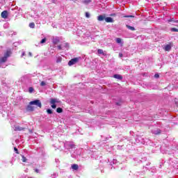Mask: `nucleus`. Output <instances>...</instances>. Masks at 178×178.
I'll return each mask as SVG.
<instances>
[{
	"instance_id": "7ed1b4c3",
	"label": "nucleus",
	"mask_w": 178,
	"mask_h": 178,
	"mask_svg": "<svg viewBox=\"0 0 178 178\" xmlns=\"http://www.w3.org/2000/svg\"><path fill=\"white\" fill-rule=\"evenodd\" d=\"M10 55H12V51H10V50H7L4 54V56L1 57L2 62H6V60H8V58H9V56H10Z\"/></svg>"
},
{
	"instance_id": "c85d7f7f",
	"label": "nucleus",
	"mask_w": 178,
	"mask_h": 178,
	"mask_svg": "<svg viewBox=\"0 0 178 178\" xmlns=\"http://www.w3.org/2000/svg\"><path fill=\"white\" fill-rule=\"evenodd\" d=\"M86 17H87L88 19L90 18V13H86Z\"/></svg>"
},
{
	"instance_id": "39448f33",
	"label": "nucleus",
	"mask_w": 178,
	"mask_h": 178,
	"mask_svg": "<svg viewBox=\"0 0 178 178\" xmlns=\"http://www.w3.org/2000/svg\"><path fill=\"white\" fill-rule=\"evenodd\" d=\"M1 16L2 19H8V16H9V13H8V10H4L1 13Z\"/></svg>"
},
{
	"instance_id": "9d476101",
	"label": "nucleus",
	"mask_w": 178,
	"mask_h": 178,
	"mask_svg": "<svg viewBox=\"0 0 178 178\" xmlns=\"http://www.w3.org/2000/svg\"><path fill=\"white\" fill-rule=\"evenodd\" d=\"M114 79H117L118 80H123V76L120 74H114Z\"/></svg>"
},
{
	"instance_id": "cd10ccee",
	"label": "nucleus",
	"mask_w": 178,
	"mask_h": 178,
	"mask_svg": "<svg viewBox=\"0 0 178 178\" xmlns=\"http://www.w3.org/2000/svg\"><path fill=\"white\" fill-rule=\"evenodd\" d=\"M57 63H60V62H62V58H59L56 60Z\"/></svg>"
},
{
	"instance_id": "dca6fc26",
	"label": "nucleus",
	"mask_w": 178,
	"mask_h": 178,
	"mask_svg": "<svg viewBox=\"0 0 178 178\" xmlns=\"http://www.w3.org/2000/svg\"><path fill=\"white\" fill-rule=\"evenodd\" d=\"M29 27L31 29H34V27H35V24H34V22H31L29 24Z\"/></svg>"
},
{
	"instance_id": "7c9ffc66",
	"label": "nucleus",
	"mask_w": 178,
	"mask_h": 178,
	"mask_svg": "<svg viewBox=\"0 0 178 178\" xmlns=\"http://www.w3.org/2000/svg\"><path fill=\"white\" fill-rule=\"evenodd\" d=\"M14 150L15 151L16 154H19V150L17 149V148L14 147Z\"/></svg>"
},
{
	"instance_id": "f257e3e1",
	"label": "nucleus",
	"mask_w": 178,
	"mask_h": 178,
	"mask_svg": "<svg viewBox=\"0 0 178 178\" xmlns=\"http://www.w3.org/2000/svg\"><path fill=\"white\" fill-rule=\"evenodd\" d=\"M59 102H60V101L58 99H50V104H51L52 109H56V104H59Z\"/></svg>"
},
{
	"instance_id": "423d86ee",
	"label": "nucleus",
	"mask_w": 178,
	"mask_h": 178,
	"mask_svg": "<svg viewBox=\"0 0 178 178\" xmlns=\"http://www.w3.org/2000/svg\"><path fill=\"white\" fill-rule=\"evenodd\" d=\"M164 51L169 52L172 49V43H170L169 44H166L163 47Z\"/></svg>"
},
{
	"instance_id": "a878e982",
	"label": "nucleus",
	"mask_w": 178,
	"mask_h": 178,
	"mask_svg": "<svg viewBox=\"0 0 178 178\" xmlns=\"http://www.w3.org/2000/svg\"><path fill=\"white\" fill-rule=\"evenodd\" d=\"M122 17H134V15H124Z\"/></svg>"
},
{
	"instance_id": "2f4dec72",
	"label": "nucleus",
	"mask_w": 178,
	"mask_h": 178,
	"mask_svg": "<svg viewBox=\"0 0 178 178\" xmlns=\"http://www.w3.org/2000/svg\"><path fill=\"white\" fill-rule=\"evenodd\" d=\"M90 2H91V1H90V0H85L84 1L85 3H90Z\"/></svg>"
},
{
	"instance_id": "c756f323",
	"label": "nucleus",
	"mask_w": 178,
	"mask_h": 178,
	"mask_svg": "<svg viewBox=\"0 0 178 178\" xmlns=\"http://www.w3.org/2000/svg\"><path fill=\"white\" fill-rule=\"evenodd\" d=\"M154 77L155 79H159V74H155Z\"/></svg>"
},
{
	"instance_id": "aec40b11",
	"label": "nucleus",
	"mask_w": 178,
	"mask_h": 178,
	"mask_svg": "<svg viewBox=\"0 0 178 178\" xmlns=\"http://www.w3.org/2000/svg\"><path fill=\"white\" fill-rule=\"evenodd\" d=\"M47 112L48 115H52V113H54V112L50 108H48L47 110Z\"/></svg>"
},
{
	"instance_id": "e433bc0d",
	"label": "nucleus",
	"mask_w": 178,
	"mask_h": 178,
	"mask_svg": "<svg viewBox=\"0 0 178 178\" xmlns=\"http://www.w3.org/2000/svg\"><path fill=\"white\" fill-rule=\"evenodd\" d=\"M24 55H26V53L24 52V53L22 54V56H24Z\"/></svg>"
},
{
	"instance_id": "bb28decb",
	"label": "nucleus",
	"mask_w": 178,
	"mask_h": 178,
	"mask_svg": "<svg viewBox=\"0 0 178 178\" xmlns=\"http://www.w3.org/2000/svg\"><path fill=\"white\" fill-rule=\"evenodd\" d=\"M57 48L59 51H62V45L60 44V45L57 46Z\"/></svg>"
},
{
	"instance_id": "393cba45",
	"label": "nucleus",
	"mask_w": 178,
	"mask_h": 178,
	"mask_svg": "<svg viewBox=\"0 0 178 178\" xmlns=\"http://www.w3.org/2000/svg\"><path fill=\"white\" fill-rule=\"evenodd\" d=\"M22 162H27V159L24 156H22Z\"/></svg>"
},
{
	"instance_id": "4468645a",
	"label": "nucleus",
	"mask_w": 178,
	"mask_h": 178,
	"mask_svg": "<svg viewBox=\"0 0 178 178\" xmlns=\"http://www.w3.org/2000/svg\"><path fill=\"white\" fill-rule=\"evenodd\" d=\"M97 52H98L99 54H100V55H104V56H105V55H106V54H105V53H104V50H102V49H99L97 50Z\"/></svg>"
},
{
	"instance_id": "c9c22d12",
	"label": "nucleus",
	"mask_w": 178,
	"mask_h": 178,
	"mask_svg": "<svg viewBox=\"0 0 178 178\" xmlns=\"http://www.w3.org/2000/svg\"><path fill=\"white\" fill-rule=\"evenodd\" d=\"M35 172L36 173H39V172H40V170H39L38 169H35Z\"/></svg>"
},
{
	"instance_id": "6ab92c4d",
	"label": "nucleus",
	"mask_w": 178,
	"mask_h": 178,
	"mask_svg": "<svg viewBox=\"0 0 178 178\" xmlns=\"http://www.w3.org/2000/svg\"><path fill=\"white\" fill-rule=\"evenodd\" d=\"M170 31H172L173 33H178V29L176 28H172Z\"/></svg>"
},
{
	"instance_id": "b1692460",
	"label": "nucleus",
	"mask_w": 178,
	"mask_h": 178,
	"mask_svg": "<svg viewBox=\"0 0 178 178\" xmlns=\"http://www.w3.org/2000/svg\"><path fill=\"white\" fill-rule=\"evenodd\" d=\"M40 86H41V87H44V86H47V83H45V81H42L40 83Z\"/></svg>"
},
{
	"instance_id": "a211bd4d",
	"label": "nucleus",
	"mask_w": 178,
	"mask_h": 178,
	"mask_svg": "<svg viewBox=\"0 0 178 178\" xmlns=\"http://www.w3.org/2000/svg\"><path fill=\"white\" fill-rule=\"evenodd\" d=\"M171 22H174V23H178V20H175L173 18L168 19V23H170Z\"/></svg>"
},
{
	"instance_id": "1a4fd4ad",
	"label": "nucleus",
	"mask_w": 178,
	"mask_h": 178,
	"mask_svg": "<svg viewBox=\"0 0 178 178\" xmlns=\"http://www.w3.org/2000/svg\"><path fill=\"white\" fill-rule=\"evenodd\" d=\"M24 130V127L16 126L14 128V131H23Z\"/></svg>"
},
{
	"instance_id": "ddd939ff",
	"label": "nucleus",
	"mask_w": 178,
	"mask_h": 178,
	"mask_svg": "<svg viewBox=\"0 0 178 178\" xmlns=\"http://www.w3.org/2000/svg\"><path fill=\"white\" fill-rule=\"evenodd\" d=\"M72 169H73L74 170H79V165L73 164L72 165Z\"/></svg>"
},
{
	"instance_id": "f704fd0d",
	"label": "nucleus",
	"mask_w": 178,
	"mask_h": 178,
	"mask_svg": "<svg viewBox=\"0 0 178 178\" xmlns=\"http://www.w3.org/2000/svg\"><path fill=\"white\" fill-rule=\"evenodd\" d=\"M119 56H120V58H122L123 57V54L122 53H120L119 54Z\"/></svg>"
},
{
	"instance_id": "5701e85b",
	"label": "nucleus",
	"mask_w": 178,
	"mask_h": 178,
	"mask_svg": "<svg viewBox=\"0 0 178 178\" xmlns=\"http://www.w3.org/2000/svg\"><path fill=\"white\" fill-rule=\"evenodd\" d=\"M69 47H70L69 43L65 42V45H64V47H65L66 49H69Z\"/></svg>"
},
{
	"instance_id": "72a5a7b5",
	"label": "nucleus",
	"mask_w": 178,
	"mask_h": 178,
	"mask_svg": "<svg viewBox=\"0 0 178 178\" xmlns=\"http://www.w3.org/2000/svg\"><path fill=\"white\" fill-rule=\"evenodd\" d=\"M110 16L115 17V16H116V14L115 13H112V14L110 15Z\"/></svg>"
},
{
	"instance_id": "412c9836",
	"label": "nucleus",
	"mask_w": 178,
	"mask_h": 178,
	"mask_svg": "<svg viewBox=\"0 0 178 178\" xmlns=\"http://www.w3.org/2000/svg\"><path fill=\"white\" fill-rule=\"evenodd\" d=\"M47 42V38H44L40 41V44H45Z\"/></svg>"
},
{
	"instance_id": "9b49d317",
	"label": "nucleus",
	"mask_w": 178,
	"mask_h": 178,
	"mask_svg": "<svg viewBox=\"0 0 178 178\" xmlns=\"http://www.w3.org/2000/svg\"><path fill=\"white\" fill-rule=\"evenodd\" d=\"M105 15H99L97 17V20L99 22H103V20H105Z\"/></svg>"
},
{
	"instance_id": "0eeeda50",
	"label": "nucleus",
	"mask_w": 178,
	"mask_h": 178,
	"mask_svg": "<svg viewBox=\"0 0 178 178\" xmlns=\"http://www.w3.org/2000/svg\"><path fill=\"white\" fill-rule=\"evenodd\" d=\"M33 104H29L26 106V111H29V112H33L34 111V106H32Z\"/></svg>"
},
{
	"instance_id": "20e7f679",
	"label": "nucleus",
	"mask_w": 178,
	"mask_h": 178,
	"mask_svg": "<svg viewBox=\"0 0 178 178\" xmlns=\"http://www.w3.org/2000/svg\"><path fill=\"white\" fill-rule=\"evenodd\" d=\"M79 58H77V57L71 59V60L68 62V65H69V66H73V65H76V63H77V62H79Z\"/></svg>"
},
{
	"instance_id": "4be33fe9",
	"label": "nucleus",
	"mask_w": 178,
	"mask_h": 178,
	"mask_svg": "<svg viewBox=\"0 0 178 178\" xmlns=\"http://www.w3.org/2000/svg\"><path fill=\"white\" fill-rule=\"evenodd\" d=\"M33 91H34V88L30 87L29 88V92H30V94H31V92H33Z\"/></svg>"
},
{
	"instance_id": "f3484780",
	"label": "nucleus",
	"mask_w": 178,
	"mask_h": 178,
	"mask_svg": "<svg viewBox=\"0 0 178 178\" xmlns=\"http://www.w3.org/2000/svg\"><path fill=\"white\" fill-rule=\"evenodd\" d=\"M115 41H116L117 44H121L122 43V39H120V38H117L115 39Z\"/></svg>"
},
{
	"instance_id": "473e14b6",
	"label": "nucleus",
	"mask_w": 178,
	"mask_h": 178,
	"mask_svg": "<svg viewBox=\"0 0 178 178\" xmlns=\"http://www.w3.org/2000/svg\"><path fill=\"white\" fill-rule=\"evenodd\" d=\"M59 43V40H56L54 42V44H58Z\"/></svg>"
},
{
	"instance_id": "f8f14e48",
	"label": "nucleus",
	"mask_w": 178,
	"mask_h": 178,
	"mask_svg": "<svg viewBox=\"0 0 178 178\" xmlns=\"http://www.w3.org/2000/svg\"><path fill=\"white\" fill-rule=\"evenodd\" d=\"M126 27L128 28L129 30H131V31H136V28H134V26H131L130 25H126Z\"/></svg>"
},
{
	"instance_id": "2eb2a0df",
	"label": "nucleus",
	"mask_w": 178,
	"mask_h": 178,
	"mask_svg": "<svg viewBox=\"0 0 178 178\" xmlns=\"http://www.w3.org/2000/svg\"><path fill=\"white\" fill-rule=\"evenodd\" d=\"M56 112H57V113H62V112H63V109L60 107H58L56 109Z\"/></svg>"
},
{
	"instance_id": "6e6552de",
	"label": "nucleus",
	"mask_w": 178,
	"mask_h": 178,
	"mask_svg": "<svg viewBox=\"0 0 178 178\" xmlns=\"http://www.w3.org/2000/svg\"><path fill=\"white\" fill-rule=\"evenodd\" d=\"M105 22H106V23H113L115 20H113V18L111 17H107L105 18Z\"/></svg>"
},
{
	"instance_id": "f03ea898",
	"label": "nucleus",
	"mask_w": 178,
	"mask_h": 178,
	"mask_svg": "<svg viewBox=\"0 0 178 178\" xmlns=\"http://www.w3.org/2000/svg\"><path fill=\"white\" fill-rule=\"evenodd\" d=\"M30 105H35V106H38V108H42L41 101H40L39 99L30 102Z\"/></svg>"
}]
</instances>
